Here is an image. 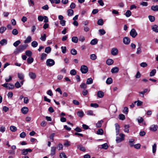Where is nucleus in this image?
<instances>
[{
	"label": "nucleus",
	"instance_id": "obj_28",
	"mask_svg": "<svg viewBox=\"0 0 158 158\" xmlns=\"http://www.w3.org/2000/svg\"><path fill=\"white\" fill-rule=\"evenodd\" d=\"M33 61V58L31 57H29L27 58V62L29 64H30L32 63Z\"/></svg>",
	"mask_w": 158,
	"mask_h": 158
},
{
	"label": "nucleus",
	"instance_id": "obj_3",
	"mask_svg": "<svg viewBox=\"0 0 158 158\" xmlns=\"http://www.w3.org/2000/svg\"><path fill=\"white\" fill-rule=\"evenodd\" d=\"M2 86L8 89H12L14 88V85L11 83H5L4 84H2Z\"/></svg>",
	"mask_w": 158,
	"mask_h": 158
},
{
	"label": "nucleus",
	"instance_id": "obj_24",
	"mask_svg": "<svg viewBox=\"0 0 158 158\" xmlns=\"http://www.w3.org/2000/svg\"><path fill=\"white\" fill-rule=\"evenodd\" d=\"M7 44V41L5 39H2L0 41V44L2 46L6 45Z\"/></svg>",
	"mask_w": 158,
	"mask_h": 158
},
{
	"label": "nucleus",
	"instance_id": "obj_33",
	"mask_svg": "<svg viewBox=\"0 0 158 158\" xmlns=\"http://www.w3.org/2000/svg\"><path fill=\"white\" fill-rule=\"evenodd\" d=\"M98 43V40L97 39H94L92 40L90 42V44L91 45H94Z\"/></svg>",
	"mask_w": 158,
	"mask_h": 158
},
{
	"label": "nucleus",
	"instance_id": "obj_49",
	"mask_svg": "<svg viewBox=\"0 0 158 158\" xmlns=\"http://www.w3.org/2000/svg\"><path fill=\"white\" fill-rule=\"evenodd\" d=\"M57 148L58 150H62L63 148V145L61 143H59L57 147Z\"/></svg>",
	"mask_w": 158,
	"mask_h": 158
},
{
	"label": "nucleus",
	"instance_id": "obj_27",
	"mask_svg": "<svg viewBox=\"0 0 158 158\" xmlns=\"http://www.w3.org/2000/svg\"><path fill=\"white\" fill-rule=\"evenodd\" d=\"M93 83V80L91 78H88L86 81V83L87 84H91Z\"/></svg>",
	"mask_w": 158,
	"mask_h": 158
},
{
	"label": "nucleus",
	"instance_id": "obj_10",
	"mask_svg": "<svg viewBox=\"0 0 158 158\" xmlns=\"http://www.w3.org/2000/svg\"><path fill=\"white\" fill-rule=\"evenodd\" d=\"M116 130V135H118L119 132V126L118 123H116L115 124Z\"/></svg>",
	"mask_w": 158,
	"mask_h": 158
},
{
	"label": "nucleus",
	"instance_id": "obj_43",
	"mask_svg": "<svg viewBox=\"0 0 158 158\" xmlns=\"http://www.w3.org/2000/svg\"><path fill=\"white\" fill-rule=\"evenodd\" d=\"M90 57V59L93 60H94L97 59V56L95 54H91Z\"/></svg>",
	"mask_w": 158,
	"mask_h": 158
},
{
	"label": "nucleus",
	"instance_id": "obj_30",
	"mask_svg": "<svg viewBox=\"0 0 158 158\" xmlns=\"http://www.w3.org/2000/svg\"><path fill=\"white\" fill-rule=\"evenodd\" d=\"M72 41L75 43H77L78 42V39L76 36H73L72 38Z\"/></svg>",
	"mask_w": 158,
	"mask_h": 158
},
{
	"label": "nucleus",
	"instance_id": "obj_6",
	"mask_svg": "<svg viewBox=\"0 0 158 158\" xmlns=\"http://www.w3.org/2000/svg\"><path fill=\"white\" fill-rule=\"evenodd\" d=\"M88 68L86 65H83L81 67L80 71L82 73H86L88 72Z\"/></svg>",
	"mask_w": 158,
	"mask_h": 158
},
{
	"label": "nucleus",
	"instance_id": "obj_44",
	"mask_svg": "<svg viewBox=\"0 0 158 158\" xmlns=\"http://www.w3.org/2000/svg\"><path fill=\"white\" fill-rule=\"evenodd\" d=\"M131 15V12L130 10H127L125 13V15L127 17H130Z\"/></svg>",
	"mask_w": 158,
	"mask_h": 158
},
{
	"label": "nucleus",
	"instance_id": "obj_58",
	"mask_svg": "<svg viewBox=\"0 0 158 158\" xmlns=\"http://www.w3.org/2000/svg\"><path fill=\"white\" fill-rule=\"evenodd\" d=\"M46 35L45 34H44L43 35L41 36L40 39L42 41H45L46 40Z\"/></svg>",
	"mask_w": 158,
	"mask_h": 158
},
{
	"label": "nucleus",
	"instance_id": "obj_4",
	"mask_svg": "<svg viewBox=\"0 0 158 158\" xmlns=\"http://www.w3.org/2000/svg\"><path fill=\"white\" fill-rule=\"evenodd\" d=\"M55 62L52 59H49L46 60V65L48 66L51 67L54 65Z\"/></svg>",
	"mask_w": 158,
	"mask_h": 158
},
{
	"label": "nucleus",
	"instance_id": "obj_45",
	"mask_svg": "<svg viewBox=\"0 0 158 158\" xmlns=\"http://www.w3.org/2000/svg\"><path fill=\"white\" fill-rule=\"evenodd\" d=\"M148 91V89H145L143 90V91L142 92H139V94H141L142 95V97H144V94L146 93Z\"/></svg>",
	"mask_w": 158,
	"mask_h": 158
},
{
	"label": "nucleus",
	"instance_id": "obj_19",
	"mask_svg": "<svg viewBox=\"0 0 158 158\" xmlns=\"http://www.w3.org/2000/svg\"><path fill=\"white\" fill-rule=\"evenodd\" d=\"M29 76L31 78L34 79L35 78L36 75L35 73L33 72H30L29 73Z\"/></svg>",
	"mask_w": 158,
	"mask_h": 158
},
{
	"label": "nucleus",
	"instance_id": "obj_35",
	"mask_svg": "<svg viewBox=\"0 0 158 158\" xmlns=\"http://www.w3.org/2000/svg\"><path fill=\"white\" fill-rule=\"evenodd\" d=\"M47 55V54L45 53H42L41 56V60H44L46 58Z\"/></svg>",
	"mask_w": 158,
	"mask_h": 158
},
{
	"label": "nucleus",
	"instance_id": "obj_14",
	"mask_svg": "<svg viewBox=\"0 0 158 158\" xmlns=\"http://www.w3.org/2000/svg\"><path fill=\"white\" fill-rule=\"evenodd\" d=\"M97 96L99 98H102L104 96V93L101 91H99L97 92Z\"/></svg>",
	"mask_w": 158,
	"mask_h": 158
},
{
	"label": "nucleus",
	"instance_id": "obj_62",
	"mask_svg": "<svg viewBox=\"0 0 158 158\" xmlns=\"http://www.w3.org/2000/svg\"><path fill=\"white\" fill-rule=\"evenodd\" d=\"M60 158H67L64 152H61L60 153Z\"/></svg>",
	"mask_w": 158,
	"mask_h": 158
},
{
	"label": "nucleus",
	"instance_id": "obj_52",
	"mask_svg": "<svg viewBox=\"0 0 158 158\" xmlns=\"http://www.w3.org/2000/svg\"><path fill=\"white\" fill-rule=\"evenodd\" d=\"M78 148H79L80 150L82 151L85 152V148L81 146V145H79L77 147Z\"/></svg>",
	"mask_w": 158,
	"mask_h": 158
},
{
	"label": "nucleus",
	"instance_id": "obj_59",
	"mask_svg": "<svg viewBox=\"0 0 158 158\" xmlns=\"http://www.w3.org/2000/svg\"><path fill=\"white\" fill-rule=\"evenodd\" d=\"M133 146H134V147L135 149H139L140 148L141 145L140 143H137L136 144L134 145Z\"/></svg>",
	"mask_w": 158,
	"mask_h": 158
},
{
	"label": "nucleus",
	"instance_id": "obj_53",
	"mask_svg": "<svg viewBox=\"0 0 158 158\" xmlns=\"http://www.w3.org/2000/svg\"><path fill=\"white\" fill-rule=\"evenodd\" d=\"M90 106L95 108L98 107L99 105L96 103H91L90 105Z\"/></svg>",
	"mask_w": 158,
	"mask_h": 158
},
{
	"label": "nucleus",
	"instance_id": "obj_57",
	"mask_svg": "<svg viewBox=\"0 0 158 158\" xmlns=\"http://www.w3.org/2000/svg\"><path fill=\"white\" fill-rule=\"evenodd\" d=\"M71 53L73 55H75L77 54V51L75 49H73L71 50Z\"/></svg>",
	"mask_w": 158,
	"mask_h": 158
},
{
	"label": "nucleus",
	"instance_id": "obj_61",
	"mask_svg": "<svg viewBox=\"0 0 158 158\" xmlns=\"http://www.w3.org/2000/svg\"><path fill=\"white\" fill-rule=\"evenodd\" d=\"M142 52L141 49L140 47H138L137 49L136 54H139L141 53Z\"/></svg>",
	"mask_w": 158,
	"mask_h": 158
},
{
	"label": "nucleus",
	"instance_id": "obj_41",
	"mask_svg": "<svg viewBox=\"0 0 158 158\" xmlns=\"http://www.w3.org/2000/svg\"><path fill=\"white\" fill-rule=\"evenodd\" d=\"M97 24L100 26H102L103 24V21L102 19H99L97 22Z\"/></svg>",
	"mask_w": 158,
	"mask_h": 158
},
{
	"label": "nucleus",
	"instance_id": "obj_11",
	"mask_svg": "<svg viewBox=\"0 0 158 158\" xmlns=\"http://www.w3.org/2000/svg\"><path fill=\"white\" fill-rule=\"evenodd\" d=\"M56 147H51L50 155L53 156L55 154Z\"/></svg>",
	"mask_w": 158,
	"mask_h": 158
},
{
	"label": "nucleus",
	"instance_id": "obj_5",
	"mask_svg": "<svg viewBox=\"0 0 158 158\" xmlns=\"http://www.w3.org/2000/svg\"><path fill=\"white\" fill-rule=\"evenodd\" d=\"M130 35L132 38H135L137 35L138 33L135 29L132 28L130 32Z\"/></svg>",
	"mask_w": 158,
	"mask_h": 158
},
{
	"label": "nucleus",
	"instance_id": "obj_16",
	"mask_svg": "<svg viewBox=\"0 0 158 158\" xmlns=\"http://www.w3.org/2000/svg\"><path fill=\"white\" fill-rule=\"evenodd\" d=\"M68 15L69 16H71L73 15L74 12L73 10L69 9L67 11Z\"/></svg>",
	"mask_w": 158,
	"mask_h": 158
},
{
	"label": "nucleus",
	"instance_id": "obj_15",
	"mask_svg": "<svg viewBox=\"0 0 158 158\" xmlns=\"http://www.w3.org/2000/svg\"><path fill=\"white\" fill-rule=\"evenodd\" d=\"M119 71V69L117 67H114L112 68L111 70V72L112 73H117Z\"/></svg>",
	"mask_w": 158,
	"mask_h": 158
},
{
	"label": "nucleus",
	"instance_id": "obj_29",
	"mask_svg": "<svg viewBox=\"0 0 158 158\" xmlns=\"http://www.w3.org/2000/svg\"><path fill=\"white\" fill-rule=\"evenodd\" d=\"M112 79L110 77L108 78L106 81V83L108 85L112 83Z\"/></svg>",
	"mask_w": 158,
	"mask_h": 158
},
{
	"label": "nucleus",
	"instance_id": "obj_54",
	"mask_svg": "<svg viewBox=\"0 0 158 158\" xmlns=\"http://www.w3.org/2000/svg\"><path fill=\"white\" fill-rule=\"evenodd\" d=\"M135 103H137V106H139L142 105L143 104V102L139 101L138 100L137 101H136L134 102Z\"/></svg>",
	"mask_w": 158,
	"mask_h": 158
},
{
	"label": "nucleus",
	"instance_id": "obj_60",
	"mask_svg": "<svg viewBox=\"0 0 158 158\" xmlns=\"http://www.w3.org/2000/svg\"><path fill=\"white\" fill-rule=\"evenodd\" d=\"M87 114L89 115H95L93 113V111L91 110H89L87 111Z\"/></svg>",
	"mask_w": 158,
	"mask_h": 158
},
{
	"label": "nucleus",
	"instance_id": "obj_9",
	"mask_svg": "<svg viewBox=\"0 0 158 158\" xmlns=\"http://www.w3.org/2000/svg\"><path fill=\"white\" fill-rule=\"evenodd\" d=\"M130 42V39L127 37H125L123 39V42L125 44H128Z\"/></svg>",
	"mask_w": 158,
	"mask_h": 158
},
{
	"label": "nucleus",
	"instance_id": "obj_55",
	"mask_svg": "<svg viewBox=\"0 0 158 158\" xmlns=\"http://www.w3.org/2000/svg\"><path fill=\"white\" fill-rule=\"evenodd\" d=\"M15 86L17 88H19L21 87V85L19 81H17L15 84Z\"/></svg>",
	"mask_w": 158,
	"mask_h": 158
},
{
	"label": "nucleus",
	"instance_id": "obj_22",
	"mask_svg": "<svg viewBox=\"0 0 158 158\" xmlns=\"http://www.w3.org/2000/svg\"><path fill=\"white\" fill-rule=\"evenodd\" d=\"M77 115L79 117L82 118L84 115V112L81 110L78 111L77 112Z\"/></svg>",
	"mask_w": 158,
	"mask_h": 158
},
{
	"label": "nucleus",
	"instance_id": "obj_37",
	"mask_svg": "<svg viewBox=\"0 0 158 158\" xmlns=\"http://www.w3.org/2000/svg\"><path fill=\"white\" fill-rule=\"evenodd\" d=\"M10 129L11 131L14 132L17 130V128L14 126H11L10 127Z\"/></svg>",
	"mask_w": 158,
	"mask_h": 158
},
{
	"label": "nucleus",
	"instance_id": "obj_46",
	"mask_svg": "<svg viewBox=\"0 0 158 158\" xmlns=\"http://www.w3.org/2000/svg\"><path fill=\"white\" fill-rule=\"evenodd\" d=\"M21 43V41L19 40H18L15 41L13 43V46L15 47H17Z\"/></svg>",
	"mask_w": 158,
	"mask_h": 158
},
{
	"label": "nucleus",
	"instance_id": "obj_7",
	"mask_svg": "<svg viewBox=\"0 0 158 158\" xmlns=\"http://www.w3.org/2000/svg\"><path fill=\"white\" fill-rule=\"evenodd\" d=\"M158 129V126L156 125H152L149 127L150 131H156Z\"/></svg>",
	"mask_w": 158,
	"mask_h": 158
},
{
	"label": "nucleus",
	"instance_id": "obj_12",
	"mask_svg": "<svg viewBox=\"0 0 158 158\" xmlns=\"http://www.w3.org/2000/svg\"><path fill=\"white\" fill-rule=\"evenodd\" d=\"M152 29L155 32H158V26L156 25H154L152 26Z\"/></svg>",
	"mask_w": 158,
	"mask_h": 158
},
{
	"label": "nucleus",
	"instance_id": "obj_39",
	"mask_svg": "<svg viewBox=\"0 0 158 158\" xmlns=\"http://www.w3.org/2000/svg\"><path fill=\"white\" fill-rule=\"evenodd\" d=\"M100 33V35H103L105 34L106 32L104 29H100L98 31Z\"/></svg>",
	"mask_w": 158,
	"mask_h": 158
},
{
	"label": "nucleus",
	"instance_id": "obj_1",
	"mask_svg": "<svg viewBox=\"0 0 158 158\" xmlns=\"http://www.w3.org/2000/svg\"><path fill=\"white\" fill-rule=\"evenodd\" d=\"M28 47V45L26 44L19 45L17 48L14 51V53L16 54L20 52H23Z\"/></svg>",
	"mask_w": 158,
	"mask_h": 158
},
{
	"label": "nucleus",
	"instance_id": "obj_51",
	"mask_svg": "<svg viewBox=\"0 0 158 158\" xmlns=\"http://www.w3.org/2000/svg\"><path fill=\"white\" fill-rule=\"evenodd\" d=\"M18 78L21 80H22L24 78V75L22 73H18Z\"/></svg>",
	"mask_w": 158,
	"mask_h": 158
},
{
	"label": "nucleus",
	"instance_id": "obj_32",
	"mask_svg": "<svg viewBox=\"0 0 158 158\" xmlns=\"http://www.w3.org/2000/svg\"><path fill=\"white\" fill-rule=\"evenodd\" d=\"M156 70L155 69H153L152 70L150 73V77L154 76L156 74Z\"/></svg>",
	"mask_w": 158,
	"mask_h": 158
},
{
	"label": "nucleus",
	"instance_id": "obj_40",
	"mask_svg": "<svg viewBox=\"0 0 158 158\" xmlns=\"http://www.w3.org/2000/svg\"><path fill=\"white\" fill-rule=\"evenodd\" d=\"M102 148L104 149H107L108 148V146L107 143H106L101 145Z\"/></svg>",
	"mask_w": 158,
	"mask_h": 158
},
{
	"label": "nucleus",
	"instance_id": "obj_50",
	"mask_svg": "<svg viewBox=\"0 0 158 158\" xmlns=\"http://www.w3.org/2000/svg\"><path fill=\"white\" fill-rule=\"evenodd\" d=\"M70 73L72 75H75L77 74V72L75 70L73 69L70 71Z\"/></svg>",
	"mask_w": 158,
	"mask_h": 158
},
{
	"label": "nucleus",
	"instance_id": "obj_34",
	"mask_svg": "<svg viewBox=\"0 0 158 158\" xmlns=\"http://www.w3.org/2000/svg\"><path fill=\"white\" fill-rule=\"evenodd\" d=\"M28 4L29 6H33L34 5L35 3L34 1L33 0H28Z\"/></svg>",
	"mask_w": 158,
	"mask_h": 158
},
{
	"label": "nucleus",
	"instance_id": "obj_42",
	"mask_svg": "<svg viewBox=\"0 0 158 158\" xmlns=\"http://www.w3.org/2000/svg\"><path fill=\"white\" fill-rule=\"evenodd\" d=\"M149 20L151 22H153L155 20V17L152 15H149L148 16Z\"/></svg>",
	"mask_w": 158,
	"mask_h": 158
},
{
	"label": "nucleus",
	"instance_id": "obj_63",
	"mask_svg": "<svg viewBox=\"0 0 158 158\" xmlns=\"http://www.w3.org/2000/svg\"><path fill=\"white\" fill-rule=\"evenodd\" d=\"M44 18V16H43L42 15H40L38 16V19L39 21L42 22L43 21Z\"/></svg>",
	"mask_w": 158,
	"mask_h": 158
},
{
	"label": "nucleus",
	"instance_id": "obj_48",
	"mask_svg": "<svg viewBox=\"0 0 158 158\" xmlns=\"http://www.w3.org/2000/svg\"><path fill=\"white\" fill-rule=\"evenodd\" d=\"M6 28L5 27H2L0 28V33L2 34L6 30Z\"/></svg>",
	"mask_w": 158,
	"mask_h": 158
},
{
	"label": "nucleus",
	"instance_id": "obj_25",
	"mask_svg": "<svg viewBox=\"0 0 158 158\" xmlns=\"http://www.w3.org/2000/svg\"><path fill=\"white\" fill-rule=\"evenodd\" d=\"M38 43L35 41H34L31 43V46L33 48H36L38 46Z\"/></svg>",
	"mask_w": 158,
	"mask_h": 158
},
{
	"label": "nucleus",
	"instance_id": "obj_20",
	"mask_svg": "<svg viewBox=\"0 0 158 158\" xmlns=\"http://www.w3.org/2000/svg\"><path fill=\"white\" fill-rule=\"evenodd\" d=\"M103 120H101L98 121V123L96 124V127H101L102 125V123H103Z\"/></svg>",
	"mask_w": 158,
	"mask_h": 158
},
{
	"label": "nucleus",
	"instance_id": "obj_26",
	"mask_svg": "<svg viewBox=\"0 0 158 158\" xmlns=\"http://www.w3.org/2000/svg\"><path fill=\"white\" fill-rule=\"evenodd\" d=\"M135 141V139H129V143L130 146L131 147H133L134 144L133 142Z\"/></svg>",
	"mask_w": 158,
	"mask_h": 158
},
{
	"label": "nucleus",
	"instance_id": "obj_8",
	"mask_svg": "<svg viewBox=\"0 0 158 158\" xmlns=\"http://www.w3.org/2000/svg\"><path fill=\"white\" fill-rule=\"evenodd\" d=\"M111 52L113 56H116L118 53V50L116 48H113L112 49Z\"/></svg>",
	"mask_w": 158,
	"mask_h": 158
},
{
	"label": "nucleus",
	"instance_id": "obj_21",
	"mask_svg": "<svg viewBox=\"0 0 158 158\" xmlns=\"http://www.w3.org/2000/svg\"><path fill=\"white\" fill-rule=\"evenodd\" d=\"M114 63L113 60L111 59H108L106 61V63L108 65H111Z\"/></svg>",
	"mask_w": 158,
	"mask_h": 158
},
{
	"label": "nucleus",
	"instance_id": "obj_23",
	"mask_svg": "<svg viewBox=\"0 0 158 158\" xmlns=\"http://www.w3.org/2000/svg\"><path fill=\"white\" fill-rule=\"evenodd\" d=\"M151 9L152 10L156 11H158V5L152 6L151 7Z\"/></svg>",
	"mask_w": 158,
	"mask_h": 158
},
{
	"label": "nucleus",
	"instance_id": "obj_18",
	"mask_svg": "<svg viewBox=\"0 0 158 158\" xmlns=\"http://www.w3.org/2000/svg\"><path fill=\"white\" fill-rule=\"evenodd\" d=\"M31 40V36H28L26 39L24 41V43L25 44H27L30 43Z\"/></svg>",
	"mask_w": 158,
	"mask_h": 158
},
{
	"label": "nucleus",
	"instance_id": "obj_47",
	"mask_svg": "<svg viewBox=\"0 0 158 158\" xmlns=\"http://www.w3.org/2000/svg\"><path fill=\"white\" fill-rule=\"evenodd\" d=\"M103 133V130L102 129H99L97 131V133L98 135H102Z\"/></svg>",
	"mask_w": 158,
	"mask_h": 158
},
{
	"label": "nucleus",
	"instance_id": "obj_13",
	"mask_svg": "<svg viewBox=\"0 0 158 158\" xmlns=\"http://www.w3.org/2000/svg\"><path fill=\"white\" fill-rule=\"evenodd\" d=\"M28 108L26 107H24L21 109L22 112L24 114H26L28 112Z\"/></svg>",
	"mask_w": 158,
	"mask_h": 158
},
{
	"label": "nucleus",
	"instance_id": "obj_38",
	"mask_svg": "<svg viewBox=\"0 0 158 158\" xmlns=\"http://www.w3.org/2000/svg\"><path fill=\"white\" fill-rule=\"evenodd\" d=\"M51 50V48L50 47H48L45 48V52L47 53H49L50 52Z\"/></svg>",
	"mask_w": 158,
	"mask_h": 158
},
{
	"label": "nucleus",
	"instance_id": "obj_2",
	"mask_svg": "<svg viewBox=\"0 0 158 158\" xmlns=\"http://www.w3.org/2000/svg\"><path fill=\"white\" fill-rule=\"evenodd\" d=\"M120 137H116V143H118L121 142L122 141L124 140L125 135L123 133H120L119 135Z\"/></svg>",
	"mask_w": 158,
	"mask_h": 158
},
{
	"label": "nucleus",
	"instance_id": "obj_64",
	"mask_svg": "<svg viewBox=\"0 0 158 158\" xmlns=\"http://www.w3.org/2000/svg\"><path fill=\"white\" fill-rule=\"evenodd\" d=\"M6 131V128L3 126H2L0 127V131L3 133Z\"/></svg>",
	"mask_w": 158,
	"mask_h": 158
},
{
	"label": "nucleus",
	"instance_id": "obj_56",
	"mask_svg": "<svg viewBox=\"0 0 158 158\" xmlns=\"http://www.w3.org/2000/svg\"><path fill=\"white\" fill-rule=\"evenodd\" d=\"M80 87L81 88L85 89L87 88V86L85 83H82L80 85Z\"/></svg>",
	"mask_w": 158,
	"mask_h": 158
},
{
	"label": "nucleus",
	"instance_id": "obj_36",
	"mask_svg": "<svg viewBox=\"0 0 158 158\" xmlns=\"http://www.w3.org/2000/svg\"><path fill=\"white\" fill-rule=\"evenodd\" d=\"M26 55L29 57H31L32 55V53L31 51L27 50L25 52Z\"/></svg>",
	"mask_w": 158,
	"mask_h": 158
},
{
	"label": "nucleus",
	"instance_id": "obj_31",
	"mask_svg": "<svg viewBox=\"0 0 158 158\" xmlns=\"http://www.w3.org/2000/svg\"><path fill=\"white\" fill-rule=\"evenodd\" d=\"M129 126L128 125H125L124 126V131L128 133L129 132Z\"/></svg>",
	"mask_w": 158,
	"mask_h": 158
},
{
	"label": "nucleus",
	"instance_id": "obj_17",
	"mask_svg": "<svg viewBox=\"0 0 158 158\" xmlns=\"http://www.w3.org/2000/svg\"><path fill=\"white\" fill-rule=\"evenodd\" d=\"M157 145L156 143H155L152 146V152L153 154L155 155Z\"/></svg>",
	"mask_w": 158,
	"mask_h": 158
}]
</instances>
